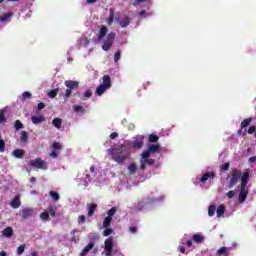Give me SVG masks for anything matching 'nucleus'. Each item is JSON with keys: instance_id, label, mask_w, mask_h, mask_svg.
Wrapping results in <instances>:
<instances>
[{"instance_id": "f257e3e1", "label": "nucleus", "mask_w": 256, "mask_h": 256, "mask_svg": "<svg viewBox=\"0 0 256 256\" xmlns=\"http://www.w3.org/2000/svg\"><path fill=\"white\" fill-rule=\"evenodd\" d=\"M108 155H110L112 161L118 163V165H123L125 161H129L131 159V153L123 146L112 147L107 150Z\"/></svg>"}, {"instance_id": "f03ea898", "label": "nucleus", "mask_w": 256, "mask_h": 256, "mask_svg": "<svg viewBox=\"0 0 256 256\" xmlns=\"http://www.w3.org/2000/svg\"><path fill=\"white\" fill-rule=\"evenodd\" d=\"M65 87H67V89L65 90L64 96L66 99H69V97H75V95L77 94H73L74 91H77V89H79V83L77 81L74 80H66L64 82Z\"/></svg>"}, {"instance_id": "7ed1b4c3", "label": "nucleus", "mask_w": 256, "mask_h": 256, "mask_svg": "<svg viewBox=\"0 0 256 256\" xmlns=\"http://www.w3.org/2000/svg\"><path fill=\"white\" fill-rule=\"evenodd\" d=\"M102 81L103 83L99 85L96 89V95H98L99 97H101V95H103V93H105L107 89H111V87L113 86V84L111 83V76L109 75H104L102 77Z\"/></svg>"}, {"instance_id": "20e7f679", "label": "nucleus", "mask_w": 256, "mask_h": 256, "mask_svg": "<svg viewBox=\"0 0 256 256\" xmlns=\"http://www.w3.org/2000/svg\"><path fill=\"white\" fill-rule=\"evenodd\" d=\"M143 145H145V136L143 135H136L132 138V141L128 143V147L134 149L135 151L143 149Z\"/></svg>"}, {"instance_id": "39448f33", "label": "nucleus", "mask_w": 256, "mask_h": 256, "mask_svg": "<svg viewBox=\"0 0 256 256\" xmlns=\"http://www.w3.org/2000/svg\"><path fill=\"white\" fill-rule=\"evenodd\" d=\"M239 179H241V170L234 168L231 172L230 183L228 185V189H233L234 185L239 183Z\"/></svg>"}, {"instance_id": "423d86ee", "label": "nucleus", "mask_w": 256, "mask_h": 256, "mask_svg": "<svg viewBox=\"0 0 256 256\" xmlns=\"http://www.w3.org/2000/svg\"><path fill=\"white\" fill-rule=\"evenodd\" d=\"M151 156H145L144 153L141 154L140 157V169L141 171H145L147 169V165H155V159L150 158Z\"/></svg>"}, {"instance_id": "0eeeda50", "label": "nucleus", "mask_w": 256, "mask_h": 256, "mask_svg": "<svg viewBox=\"0 0 256 256\" xmlns=\"http://www.w3.org/2000/svg\"><path fill=\"white\" fill-rule=\"evenodd\" d=\"M29 167H34L35 169H47V162L41 158L32 159L28 162Z\"/></svg>"}, {"instance_id": "6e6552de", "label": "nucleus", "mask_w": 256, "mask_h": 256, "mask_svg": "<svg viewBox=\"0 0 256 256\" xmlns=\"http://www.w3.org/2000/svg\"><path fill=\"white\" fill-rule=\"evenodd\" d=\"M114 41H115V32L108 33L102 45L103 51H109V49L113 47Z\"/></svg>"}, {"instance_id": "1a4fd4ad", "label": "nucleus", "mask_w": 256, "mask_h": 256, "mask_svg": "<svg viewBox=\"0 0 256 256\" xmlns=\"http://www.w3.org/2000/svg\"><path fill=\"white\" fill-rule=\"evenodd\" d=\"M117 213V208L112 207L107 212V217L103 221V227H111V222L113 221V216Z\"/></svg>"}, {"instance_id": "9d476101", "label": "nucleus", "mask_w": 256, "mask_h": 256, "mask_svg": "<svg viewBox=\"0 0 256 256\" xmlns=\"http://www.w3.org/2000/svg\"><path fill=\"white\" fill-rule=\"evenodd\" d=\"M104 251L106 256L113 255V237H109L104 242Z\"/></svg>"}, {"instance_id": "9b49d317", "label": "nucleus", "mask_w": 256, "mask_h": 256, "mask_svg": "<svg viewBox=\"0 0 256 256\" xmlns=\"http://www.w3.org/2000/svg\"><path fill=\"white\" fill-rule=\"evenodd\" d=\"M161 146L159 144H151L147 150L143 151L144 157H151V155L158 153Z\"/></svg>"}, {"instance_id": "f8f14e48", "label": "nucleus", "mask_w": 256, "mask_h": 256, "mask_svg": "<svg viewBox=\"0 0 256 256\" xmlns=\"http://www.w3.org/2000/svg\"><path fill=\"white\" fill-rule=\"evenodd\" d=\"M248 195H249V190L247 189V187L240 186V192L238 195V203H245Z\"/></svg>"}, {"instance_id": "ddd939ff", "label": "nucleus", "mask_w": 256, "mask_h": 256, "mask_svg": "<svg viewBox=\"0 0 256 256\" xmlns=\"http://www.w3.org/2000/svg\"><path fill=\"white\" fill-rule=\"evenodd\" d=\"M20 215L22 219H29V217H35V210L33 208H25Z\"/></svg>"}, {"instance_id": "4468645a", "label": "nucleus", "mask_w": 256, "mask_h": 256, "mask_svg": "<svg viewBox=\"0 0 256 256\" xmlns=\"http://www.w3.org/2000/svg\"><path fill=\"white\" fill-rule=\"evenodd\" d=\"M118 23L122 29H125V27H129V25H131V17L124 16L121 20L118 21Z\"/></svg>"}, {"instance_id": "2eb2a0df", "label": "nucleus", "mask_w": 256, "mask_h": 256, "mask_svg": "<svg viewBox=\"0 0 256 256\" xmlns=\"http://www.w3.org/2000/svg\"><path fill=\"white\" fill-rule=\"evenodd\" d=\"M241 185L240 187H247V183H249V170H247L246 172H244L241 176Z\"/></svg>"}, {"instance_id": "dca6fc26", "label": "nucleus", "mask_w": 256, "mask_h": 256, "mask_svg": "<svg viewBox=\"0 0 256 256\" xmlns=\"http://www.w3.org/2000/svg\"><path fill=\"white\" fill-rule=\"evenodd\" d=\"M216 174L215 172H206L201 178L200 183H205L206 181H209V179H215Z\"/></svg>"}, {"instance_id": "f3484780", "label": "nucleus", "mask_w": 256, "mask_h": 256, "mask_svg": "<svg viewBox=\"0 0 256 256\" xmlns=\"http://www.w3.org/2000/svg\"><path fill=\"white\" fill-rule=\"evenodd\" d=\"M10 205L13 209H19L21 207V197L16 195L14 199L10 202Z\"/></svg>"}, {"instance_id": "a211bd4d", "label": "nucleus", "mask_w": 256, "mask_h": 256, "mask_svg": "<svg viewBox=\"0 0 256 256\" xmlns=\"http://www.w3.org/2000/svg\"><path fill=\"white\" fill-rule=\"evenodd\" d=\"M88 209V217H93L95 215V211H97V204L91 203L87 204Z\"/></svg>"}, {"instance_id": "6ab92c4d", "label": "nucleus", "mask_w": 256, "mask_h": 256, "mask_svg": "<svg viewBox=\"0 0 256 256\" xmlns=\"http://www.w3.org/2000/svg\"><path fill=\"white\" fill-rule=\"evenodd\" d=\"M108 31L109 30L107 29V26L102 25L98 33V41H101V39H103L105 35H107Z\"/></svg>"}, {"instance_id": "aec40b11", "label": "nucleus", "mask_w": 256, "mask_h": 256, "mask_svg": "<svg viewBox=\"0 0 256 256\" xmlns=\"http://www.w3.org/2000/svg\"><path fill=\"white\" fill-rule=\"evenodd\" d=\"M31 121L34 125H39L41 123H44L45 116H32Z\"/></svg>"}, {"instance_id": "412c9836", "label": "nucleus", "mask_w": 256, "mask_h": 256, "mask_svg": "<svg viewBox=\"0 0 256 256\" xmlns=\"http://www.w3.org/2000/svg\"><path fill=\"white\" fill-rule=\"evenodd\" d=\"M12 155H14L16 159H23V157H25V150L16 149L12 152Z\"/></svg>"}, {"instance_id": "4be33fe9", "label": "nucleus", "mask_w": 256, "mask_h": 256, "mask_svg": "<svg viewBox=\"0 0 256 256\" xmlns=\"http://www.w3.org/2000/svg\"><path fill=\"white\" fill-rule=\"evenodd\" d=\"M11 17H13V12L4 13L0 16V21L1 23L11 21Z\"/></svg>"}, {"instance_id": "5701e85b", "label": "nucleus", "mask_w": 256, "mask_h": 256, "mask_svg": "<svg viewBox=\"0 0 256 256\" xmlns=\"http://www.w3.org/2000/svg\"><path fill=\"white\" fill-rule=\"evenodd\" d=\"M2 235L4 237H7L8 239L13 237V228L11 226L6 227L3 231H2Z\"/></svg>"}, {"instance_id": "b1692460", "label": "nucleus", "mask_w": 256, "mask_h": 256, "mask_svg": "<svg viewBox=\"0 0 256 256\" xmlns=\"http://www.w3.org/2000/svg\"><path fill=\"white\" fill-rule=\"evenodd\" d=\"M93 247H95V243L90 242L81 252H80V256H85L87 255V253H89L91 251V249H93Z\"/></svg>"}, {"instance_id": "393cba45", "label": "nucleus", "mask_w": 256, "mask_h": 256, "mask_svg": "<svg viewBox=\"0 0 256 256\" xmlns=\"http://www.w3.org/2000/svg\"><path fill=\"white\" fill-rule=\"evenodd\" d=\"M217 256H229V250L227 247L222 246L220 249L217 250L216 252Z\"/></svg>"}, {"instance_id": "a878e982", "label": "nucleus", "mask_w": 256, "mask_h": 256, "mask_svg": "<svg viewBox=\"0 0 256 256\" xmlns=\"http://www.w3.org/2000/svg\"><path fill=\"white\" fill-rule=\"evenodd\" d=\"M113 21H115V10L113 8L110 9V15L106 19L107 25H113Z\"/></svg>"}, {"instance_id": "bb28decb", "label": "nucleus", "mask_w": 256, "mask_h": 256, "mask_svg": "<svg viewBox=\"0 0 256 256\" xmlns=\"http://www.w3.org/2000/svg\"><path fill=\"white\" fill-rule=\"evenodd\" d=\"M52 124L56 129H61V125H63V120L61 118H54Z\"/></svg>"}, {"instance_id": "cd10ccee", "label": "nucleus", "mask_w": 256, "mask_h": 256, "mask_svg": "<svg viewBox=\"0 0 256 256\" xmlns=\"http://www.w3.org/2000/svg\"><path fill=\"white\" fill-rule=\"evenodd\" d=\"M217 217H223L225 215V205L220 204L216 210Z\"/></svg>"}, {"instance_id": "c85d7f7f", "label": "nucleus", "mask_w": 256, "mask_h": 256, "mask_svg": "<svg viewBox=\"0 0 256 256\" xmlns=\"http://www.w3.org/2000/svg\"><path fill=\"white\" fill-rule=\"evenodd\" d=\"M20 135L21 143H27V141H29V134L27 133V131H21Z\"/></svg>"}, {"instance_id": "c756f323", "label": "nucleus", "mask_w": 256, "mask_h": 256, "mask_svg": "<svg viewBox=\"0 0 256 256\" xmlns=\"http://www.w3.org/2000/svg\"><path fill=\"white\" fill-rule=\"evenodd\" d=\"M192 239H193L194 243H203V241H205V237H203L202 235H199V234H194L192 236Z\"/></svg>"}, {"instance_id": "7c9ffc66", "label": "nucleus", "mask_w": 256, "mask_h": 256, "mask_svg": "<svg viewBox=\"0 0 256 256\" xmlns=\"http://www.w3.org/2000/svg\"><path fill=\"white\" fill-rule=\"evenodd\" d=\"M48 215H51V217H55L57 214V208L53 207V205H49L47 208Z\"/></svg>"}, {"instance_id": "2f4dec72", "label": "nucleus", "mask_w": 256, "mask_h": 256, "mask_svg": "<svg viewBox=\"0 0 256 256\" xmlns=\"http://www.w3.org/2000/svg\"><path fill=\"white\" fill-rule=\"evenodd\" d=\"M251 121H253V118L244 119L240 124L241 129H245V127H249V125L251 124Z\"/></svg>"}, {"instance_id": "473e14b6", "label": "nucleus", "mask_w": 256, "mask_h": 256, "mask_svg": "<svg viewBox=\"0 0 256 256\" xmlns=\"http://www.w3.org/2000/svg\"><path fill=\"white\" fill-rule=\"evenodd\" d=\"M128 170H129L130 175L135 174V173L137 172V164L131 163V164L128 166Z\"/></svg>"}, {"instance_id": "72a5a7b5", "label": "nucleus", "mask_w": 256, "mask_h": 256, "mask_svg": "<svg viewBox=\"0 0 256 256\" xmlns=\"http://www.w3.org/2000/svg\"><path fill=\"white\" fill-rule=\"evenodd\" d=\"M49 195L53 201H59V199H61V196L55 191H50Z\"/></svg>"}, {"instance_id": "f704fd0d", "label": "nucleus", "mask_w": 256, "mask_h": 256, "mask_svg": "<svg viewBox=\"0 0 256 256\" xmlns=\"http://www.w3.org/2000/svg\"><path fill=\"white\" fill-rule=\"evenodd\" d=\"M149 143H157L159 141V137L156 134H150L148 136Z\"/></svg>"}, {"instance_id": "c9c22d12", "label": "nucleus", "mask_w": 256, "mask_h": 256, "mask_svg": "<svg viewBox=\"0 0 256 256\" xmlns=\"http://www.w3.org/2000/svg\"><path fill=\"white\" fill-rule=\"evenodd\" d=\"M7 123V118L5 117V109L0 110V124Z\"/></svg>"}, {"instance_id": "e433bc0d", "label": "nucleus", "mask_w": 256, "mask_h": 256, "mask_svg": "<svg viewBox=\"0 0 256 256\" xmlns=\"http://www.w3.org/2000/svg\"><path fill=\"white\" fill-rule=\"evenodd\" d=\"M57 93H59V89H52L48 92V97H50V99H55Z\"/></svg>"}, {"instance_id": "4c0bfd02", "label": "nucleus", "mask_w": 256, "mask_h": 256, "mask_svg": "<svg viewBox=\"0 0 256 256\" xmlns=\"http://www.w3.org/2000/svg\"><path fill=\"white\" fill-rule=\"evenodd\" d=\"M73 109L76 113H85V108L81 105H74Z\"/></svg>"}, {"instance_id": "58836bf2", "label": "nucleus", "mask_w": 256, "mask_h": 256, "mask_svg": "<svg viewBox=\"0 0 256 256\" xmlns=\"http://www.w3.org/2000/svg\"><path fill=\"white\" fill-rule=\"evenodd\" d=\"M40 219H42V221H51V218L49 217V212H42L40 214Z\"/></svg>"}, {"instance_id": "ea45409f", "label": "nucleus", "mask_w": 256, "mask_h": 256, "mask_svg": "<svg viewBox=\"0 0 256 256\" xmlns=\"http://www.w3.org/2000/svg\"><path fill=\"white\" fill-rule=\"evenodd\" d=\"M104 231H103V237H109V235H111L113 233V229H111V226L109 227H104Z\"/></svg>"}, {"instance_id": "a19ab883", "label": "nucleus", "mask_w": 256, "mask_h": 256, "mask_svg": "<svg viewBox=\"0 0 256 256\" xmlns=\"http://www.w3.org/2000/svg\"><path fill=\"white\" fill-rule=\"evenodd\" d=\"M216 210H217V208L215 207V205L209 206V208H208L209 217H213L215 215Z\"/></svg>"}, {"instance_id": "79ce46f5", "label": "nucleus", "mask_w": 256, "mask_h": 256, "mask_svg": "<svg viewBox=\"0 0 256 256\" xmlns=\"http://www.w3.org/2000/svg\"><path fill=\"white\" fill-rule=\"evenodd\" d=\"M24 125L21 122V120H16L14 123V128L16 129V131H19V129H23Z\"/></svg>"}, {"instance_id": "37998d69", "label": "nucleus", "mask_w": 256, "mask_h": 256, "mask_svg": "<svg viewBox=\"0 0 256 256\" xmlns=\"http://www.w3.org/2000/svg\"><path fill=\"white\" fill-rule=\"evenodd\" d=\"M31 92H23L21 101H27V99H31Z\"/></svg>"}, {"instance_id": "c03bdc74", "label": "nucleus", "mask_w": 256, "mask_h": 256, "mask_svg": "<svg viewBox=\"0 0 256 256\" xmlns=\"http://www.w3.org/2000/svg\"><path fill=\"white\" fill-rule=\"evenodd\" d=\"M52 147H53L54 151H58V152L61 151V144L59 142H54L52 144Z\"/></svg>"}, {"instance_id": "a18cd8bd", "label": "nucleus", "mask_w": 256, "mask_h": 256, "mask_svg": "<svg viewBox=\"0 0 256 256\" xmlns=\"http://www.w3.org/2000/svg\"><path fill=\"white\" fill-rule=\"evenodd\" d=\"M229 167H231V164H229V162H227V163H225V164H222V165L220 166V169H221L222 171H229Z\"/></svg>"}, {"instance_id": "49530a36", "label": "nucleus", "mask_w": 256, "mask_h": 256, "mask_svg": "<svg viewBox=\"0 0 256 256\" xmlns=\"http://www.w3.org/2000/svg\"><path fill=\"white\" fill-rule=\"evenodd\" d=\"M17 253H18V255H23V253H25V245H20L17 248Z\"/></svg>"}, {"instance_id": "de8ad7c7", "label": "nucleus", "mask_w": 256, "mask_h": 256, "mask_svg": "<svg viewBox=\"0 0 256 256\" xmlns=\"http://www.w3.org/2000/svg\"><path fill=\"white\" fill-rule=\"evenodd\" d=\"M0 153H5V140H0Z\"/></svg>"}, {"instance_id": "09e8293b", "label": "nucleus", "mask_w": 256, "mask_h": 256, "mask_svg": "<svg viewBox=\"0 0 256 256\" xmlns=\"http://www.w3.org/2000/svg\"><path fill=\"white\" fill-rule=\"evenodd\" d=\"M119 59H121V51L118 50L114 54V61L117 63V61H119Z\"/></svg>"}, {"instance_id": "8fccbe9b", "label": "nucleus", "mask_w": 256, "mask_h": 256, "mask_svg": "<svg viewBox=\"0 0 256 256\" xmlns=\"http://www.w3.org/2000/svg\"><path fill=\"white\" fill-rule=\"evenodd\" d=\"M59 156V151L54 150L50 153V157H52V159H57V157Z\"/></svg>"}, {"instance_id": "3c124183", "label": "nucleus", "mask_w": 256, "mask_h": 256, "mask_svg": "<svg viewBox=\"0 0 256 256\" xmlns=\"http://www.w3.org/2000/svg\"><path fill=\"white\" fill-rule=\"evenodd\" d=\"M256 131V127L255 126H250L249 129L247 130V133L249 135H253V133H255Z\"/></svg>"}, {"instance_id": "603ef678", "label": "nucleus", "mask_w": 256, "mask_h": 256, "mask_svg": "<svg viewBox=\"0 0 256 256\" xmlns=\"http://www.w3.org/2000/svg\"><path fill=\"white\" fill-rule=\"evenodd\" d=\"M87 218L84 215L78 217V223H86Z\"/></svg>"}, {"instance_id": "864d4df0", "label": "nucleus", "mask_w": 256, "mask_h": 256, "mask_svg": "<svg viewBox=\"0 0 256 256\" xmlns=\"http://www.w3.org/2000/svg\"><path fill=\"white\" fill-rule=\"evenodd\" d=\"M226 195L228 199H233V197H235V191L231 190Z\"/></svg>"}, {"instance_id": "5fc2aeb1", "label": "nucleus", "mask_w": 256, "mask_h": 256, "mask_svg": "<svg viewBox=\"0 0 256 256\" xmlns=\"http://www.w3.org/2000/svg\"><path fill=\"white\" fill-rule=\"evenodd\" d=\"M93 95V93L91 92V90H86L85 92H84V97H86V98H89V97H91Z\"/></svg>"}, {"instance_id": "6e6d98bb", "label": "nucleus", "mask_w": 256, "mask_h": 256, "mask_svg": "<svg viewBox=\"0 0 256 256\" xmlns=\"http://www.w3.org/2000/svg\"><path fill=\"white\" fill-rule=\"evenodd\" d=\"M37 109H38V111H41V110L45 109V103L40 102V103L38 104V106H37Z\"/></svg>"}, {"instance_id": "4d7b16f0", "label": "nucleus", "mask_w": 256, "mask_h": 256, "mask_svg": "<svg viewBox=\"0 0 256 256\" xmlns=\"http://www.w3.org/2000/svg\"><path fill=\"white\" fill-rule=\"evenodd\" d=\"M117 137H119V133L117 132H113L110 134V139H117Z\"/></svg>"}, {"instance_id": "13d9d810", "label": "nucleus", "mask_w": 256, "mask_h": 256, "mask_svg": "<svg viewBox=\"0 0 256 256\" xmlns=\"http://www.w3.org/2000/svg\"><path fill=\"white\" fill-rule=\"evenodd\" d=\"M139 17H147V11L146 10H142L139 12Z\"/></svg>"}, {"instance_id": "bf43d9fd", "label": "nucleus", "mask_w": 256, "mask_h": 256, "mask_svg": "<svg viewBox=\"0 0 256 256\" xmlns=\"http://www.w3.org/2000/svg\"><path fill=\"white\" fill-rule=\"evenodd\" d=\"M129 231H130V233H137V227L131 226V227L129 228Z\"/></svg>"}, {"instance_id": "052dcab7", "label": "nucleus", "mask_w": 256, "mask_h": 256, "mask_svg": "<svg viewBox=\"0 0 256 256\" xmlns=\"http://www.w3.org/2000/svg\"><path fill=\"white\" fill-rule=\"evenodd\" d=\"M249 163H255L256 162V156H252L248 159Z\"/></svg>"}, {"instance_id": "680f3d73", "label": "nucleus", "mask_w": 256, "mask_h": 256, "mask_svg": "<svg viewBox=\"0 0 256 256\" xmlns=\"http://www.w3.org/2000/svg\"><path fill=\"white\" fill-rule=\"evenodd\" d=\"M87 5H93V3H97V0H86Z\"/></svg>"}, {"instance_id": "e2e57ef3", "label": "nucleus", "mask_w": 256, "mask_h": 256, "mask_svg": "<svg viewBox=\"0 0 256 256\" xmlns=\"http://www.w3.org/2000/svg\"><path fill=\"white\" fill-rule=\"evenodd\" d=\"M147 0H136V3L134 2L133 5H139V3H145Z\"/></svg>"}, {"instance_id": "0e129e2a", "label": "nucleus", "mask_w": 256, "mask_h": 256, "mask_svg": "<svg viewBox=\"0 0 256 256\" xmlns=\"http://www.w3.org/2000/svg\"><path fill=\"white\" fill-rule=\"evenodd\" d=\"M186 245H187V247H193V241L188 240V241L186 242Z\"/></svg>"}, {"instance_id": "69168bd1", "label": "nucleus", "mask_w": 256, "mask_h": 256, "mask_svg": "<svg viewBox=\"0 0 256 256\" xmlns=\"http://www.w3.org/2000/svg\"><path fill=\"white\" fill-rule=\"evenodd\" d=\"M36 181H37V178H35V177L30 178V183H35Z\"/></svg>"}, {"instance_id": "338daca9", "label": "nucleus", "mask_w": 256, "mask_h": 256, "mask_svg": "<svg viewBox=\"0 0 256 256\" xmlns=\"http://www.w3.org/2000/svg\"><path fill=\"white\" fill-rule=\"evenodd\" d=\"M0 256H7V252L6 251H1Z\"/></svg>"}, {"instance_id": "774afa93", "label": "nucleus", "mask_w": 256, "mask_h": 256, "mask_svg": "<svg viewBox=\"0 0 256 256\" xmlns=\"http://www.w3.org/2000/svg\"><path fill=\"white\" fill-rule=\"evenodd\" d=\"M90 171H91L92 173H95V166H91V167H90Z\"/></svg>"}]
</instances>
